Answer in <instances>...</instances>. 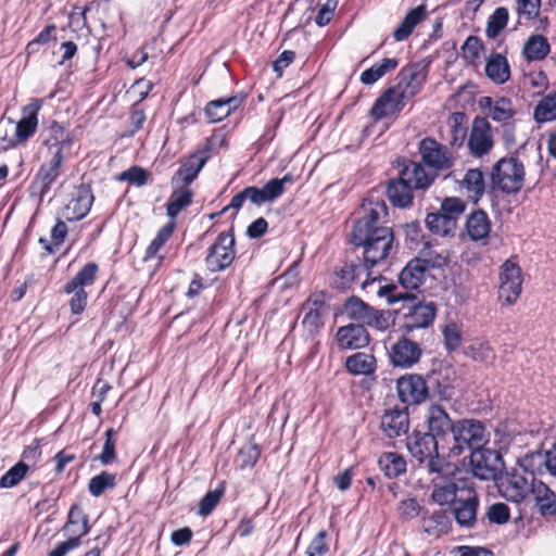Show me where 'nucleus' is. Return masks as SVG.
<instances>
[{
	"mask_svg": "<svg viewBox=\"0 0 556 556\" xmlns=\"http://www.w3.org/2000/svg\"><path fill=\"white\" fill-rule=\"evenodd\" d=\"M478 497L473 489H462L458 500L454 503V516L462 527L470 528L476 522Z\"/></svg>",
	"mask_w": 556,
	"mask_h": 556,
	"instance_id": "nucleus-14",
	"label": "nucleus"
},
{
	"mask_svg": "<svg viewBox=\"0 0 556 556\" xmlns=\"http://www.w3.org/2000/svg\"><path fill=\"white\" fill-rule=\"evenodd\" d=\"M93 194L89 187L80 186L76 189L71 201L63 210V216L67 220H79L84 218L91 208Z\"/></svg>",
	"mask_w": 556,
	"mask_h": 556,
	"instance_id": "nucleus-22",
	"label": "nucleus"
},
{
	"mask_svg": "<svg viewBox=\"0 0 556 556\" xmlns=\"http://www.w3.org/2000/svg\"><path fill=\"white\" fill-rule=\"evenodd\" d=\"M63 157V153H61V148L59 147L56 150L52 151L49 163L43 164L38 170L33 182V188L39 192L41 197L49 191L51 185L58 178Z\"/></svg>",
	"mask_w": 556,
	"mask_h": 556,
	"instance_id": "nucleus-17",
	"label": "nucleus"
},
{
	"mask_svg": "<svg viewBox=\"0 0 556 556\" xmlns=\"http://www.w3.org/2000/svg\"><path fill=\"white\" fill-rule=\"evenodd\" d=\"M212 140L213 139L207 140L202 148H199L190 154L187 161L179 167L177 175L185 185L191 184L197 178L200 170L211 157Z\"/></svg>",
	"mask_w": 556,
	"mask_h": 556,
	"instance_id": "nucleus-18",
	"label": "nucleus"
},
{
	"mask_svg": "<svg viewBox=\"0 0 556 556\" xmlns=\"http://www.w3.org/2000/svg\"><path fill=\"white\" fill-rule=\"evenodd\" d=\"M494 146L492 128L485 117H476L468 138V148L473 156L488 154Z\"/></svg>",
	"mask_w": 556,
	"mask_h": 556,
	"instance_id": "nucleus-12",
	"label": "nucleus"
},
{
	"mask_svg": "<svg viewBox=\"0 0 556 556\" xmlns=\"http://www.w3.org/2000/svg\"><path fill=\"white\" fill-rule=\"evenodd\" d=\"M379 466L389 478H396L406 471V460L394 452H388L380 456Z\"/></svg>",
	"mask_w": 556,
	"mask_h": 556,
	"instance_id": "nucleus-45",
	"label": "nucleus"
},
{
	"mask_svg": "<svg viewBox=\"0 0 556 556\" xmlns=\"http://www.w3.org/2000/svg\"><path fill=\"white\" fill-rule=\"evenodd\" d=\"M470 464L477 478L490 480L496 478L502 467V457L496 451L482 446L470 453Z\"/></svg>",
	"mask_w": 556,
	"mask_h": 556,
	"instance_id": "nucleus-10",
	"label": "nucleus"
},
{
	"mask_svg": "<svg viewBox=\"0 0 556 556\" xmlns=\"http://www.w3.org/2000/svg\"><path fill=\"white\" fill-rule=\"evenodd\" d=\"M236 256L235 236L232 230L220 232L208 249L205 265L212 273L220 271L231 265Z\"/></svg>",
	"mask_w": 556,
	"mask_h": 556,
	"instance_id": "nucleus-5",
	"label": "nucleus"
},
{
	"mask_svg": "<svg viewBox=\"0 0 556 556\" xmlns=\"http://www.w3.org/2000/svg\"><path fill=\"white\" fill-rule=\"evenodd\" d=\"M98 265L93 262L87 263L75 276L72 280L67 281L63 290L65 293L70 294L71 291L76 290V288H84L91 286L97 277Z\"/></svg>",
	"mask_w": 556,
	"mask_h": 556,
	"instance_id": "nucleus-43",
	"label": "nucleus"
},
{
	"mask_svg": "<svg viewBox=\"0 0 556 556\" xmlns=\"http://www.w3.org/2000/svg\"><path fill=\"white\" fill-rule=\"evenodd\" d=\"M486 516L490 522L504 525L510 518V510L506 504L495 503L489 507Z\"/></svg>",
	"mask_w": 556,
	"mask_h": 556,
	"instance_id": "nucleus-60",
	"label": "nucleus"
},
{
	"mask_svg": "<svg viewBox=\"0 0 556 556\" xmlns=\"http://www.w3.org/2000/svg\"><path fill=\"white\" fill-rule=\"evenodd\" d=\"M326 535L325 531H320L315 535L306 549V556H323L328 552Z\"/></svg>",
	"mask_w": 556,
	"mask_h": 556,
	"instance_id": "nucleus-64",
	"label": "nucleus"
},
{
	"mask_svg": "<svg viewBox=\"0 0 556 556\" xmlns=\"http://www.w3.org/2000/svg\"><path fill=\"white\" fill-rule=\"evenodd\" d=\"M42 103L41 99H34L23 108V117L16 125V138L20 141H25L35 134L38 126L37 116Z\"/></svg>",
	"mask_w": 556,
	"mask_h": 556,
	"instance_id": "nucleus-28",
	"label": "nucleus"
},
{
	"mask_svg": "<svg viewBox=\"0 0 556 556\" xmlns=\"http://www.w3.org/2000/svg\"><path fill=\"white\" fill-rule=\"evenodd\" d=\"M176 224L174 220H170L166 225H164L156 233L155 238L149 244L146 250L144 261L153 258L157 255L163 245L167 242V240L172 237L175 230Z\"/></svg>",
	"mask_w": 556,
	"mask_h": 556,
	"instance_id": "nucleus-49",
	"label": "nucleus"
},
{
	"mask_svg": "<svg viewBox=\"0 0 556 556\" xmlns=\"http://www.w3.org/2000/svg\"><path fill=\"white\" fill-rule=\"evenodd\" d=\"M409 428V415L406 408L387 409L381 416L380 429L388 438H397L407 433Z\"/></svg>",
	"mask_w": 556,
	"mask_h": 556,
	"instance_id": "nucleus-19",
	"label": "nucleus"
},
{
	"mask_svg": "<svg viewBox=\"0 0 556 556\" xmlns=\"http://www.w3.org/2000/svg\"><path fill=\"white\" fill-rule=\"evenodd\" d=\"M380 296H387L390 304L396 302L414 301L415 294L409 291H399L397 287L393 283L380 287L378 290Z\"/></svg>",
	"mask_w": 556,
	"mask_h": 556,
	"instance_id": "nucleus-54",
	"label": "nucleus"
},
{
	"mask_svg": "<svg viewBox=\"0 0 556 556\" xmlns=\"http://www.w3.org/2000/svg\"><path fill=\"white\" fill-rule=\"evenodd\" d=\"M50 132L51 138L46 140V144L48 146L50 153L59 147L61 148V153H63L64 149H68L71 147V140L61 125L53 123L50 127Z\"/></svg>",
	"mask_w": 556,
	"mask_h": 556,
	"instance_id": "nucleus-52",
	"label": "nucleus"
},
{
	"mask_svg": "<svg viewBox=\"0 0 556 556\" xmlns=\"http://www.w3.org/2000/svg\"><path fill=\"white\" fill-rule=\"evenodd\" d=\"M437 307L433 302L415 304L405 315L404 328L407 332L427 328L433 323Z\"/></svg>",
	"mask_w": 556,
	"mask_h": 556,
	"instance_id": "nucleus-23",
	"label": "nucleus"
},
{
	"mask_svg": "<svg viewBox=\"0 0 556 556\" xmlns=\"http://www.w3.org/2000/svg\"><path fill=\"white\" fill-rule=\"evenodd\" d=\"M427 16V9L425 4H420L417 8L410 10L400 26L393 31V37L396 41H403L407 39L413 33L414 28L422 22Z\"/></svg>",
	"mask_w": 556,
	"mask_h": 556,
	"instance_id": "nucleus-35",
	"label": "nucleus"
},
{
	"mask_svg": "<svg viewBox=\"0 0 556 556\" xmlns=\"http://www.w3.org/2000/svg\"><path fill=\"white\" fill-rule=\"evenodd\" d=\"M387 215L383 201L369 202L363 205V215L355 222L352 230V242L363 247L364 262L372 267L390 254L393 244V231L381 226L380 219Z\"/></svg>",
	"mask_w": 556,
	"mask_h": 556,
	"instance_id": "nucleus-1",
	"label": "nucleus"
},
{
	"mask_svg": "<svg viewBox=\"0 0 556 556\" xmlns=\"http://www.w3.org/2000/svg\"><path fill=\"white\" fill-rule=\"evenodd\" d=\"M484 49V43L477 36H469L464 45L462 46L463 58L469 63H473L480 58L481 52Z\"/></svg>",
	"mask_w": 556,
	"mask_h": 556,
	"instance_id": "nucleus-55",
	"label": "nucleus"
},
{
	"mask_svg": "<svg viewBox=\"0 0 556 556\" xmlns=\"http://www.w3.org/2000/svg\"><path fill=\"white\" fill-rule=\"evenodd\" d=\"M468 237L472 241L485 240L491 232V220L483 210H476L470 213L466 222Z\"/></svg>",
	"mask_w": 556,
	"mask_h": 556,
	"instance_id": "nucleus-32",
	"label": "nucleus"
},
{
	"mask_svg": "<svg viewBox=\"0 0 556 556\" xmlns=\"http://www.w3.org/2000/svg\"><path fill=\"white\" fill-rule=\"evenodd\" d=\"M399 170V178L414 190L427 189L434 180L435 174L427 172L422 164L414 161H403Z\"/></svg>",
	"mask_w": 556,
	"mask_h": 556,
	"instance_id": "nucleus-16",
	"label": "nucleus"
},
{
	"mask_svg": "<svg viewBox=\"0 0 556 556\" xmlns=\"http://www.w3.org/2000/svg\"><path fill=\"white\" fill-rule=\"evenodd\" d=\"M549 52L551 45L542 35H531L522 47V55L528 62L543 61Z\"/></svg>",
	"mask_w": 556,
	"mask_h": 556,
	"instance_id": "nucleus-33",
	"label": "nucleus"
},
{
	"mask_svg": "<svg viewBox=\"0 0 556 556\" xmlns=\"http://www.w3.org/2000/svg\"><path fill=\"white\" fill-rule=\"evenodd\" d=\"M399 65V60L395 58H386L379 63H375L371 67L367 68L361 74V81L364 85H372L378 81L386 74L395 70Z\"/></svg>",
	"mask_w": 556,
	"mask_h": 556,
	"instance_id": "nucleus-41",
	"label": "nucleus"
},
{
	"mask_svg": "<svg viewBox=\"0 0 556 556\" xmlns=\"http://www.w3.org/2000/svg\"><path fill=\"white\" fill-rule=\"evenodd\" d=\"M336 339L340 349L357 350L369 343V333L363 325L349 324L338 329Z\"/></svg>",
	"mask_w": 556,
	"mask_h": 556,
	"instance_id": "nucleus-21",
	"label": "nucleus"
},
{
	"mask_svg": "<svg viewBox=\"0 0 556 556\" xmlns=\"http://www.w3.org/2000/svg\"><path fill=\"white\" fill-rule=\"evenodd\" d=\"M116 485L115 473L102 471L89 480L88 490L94 497L101 496L105 490L113 489Z\"/></svg>",
	"mask_w": 556,
	"mask_h": 556,
	"instance_id": "nucleus-50",
	"label": "nucleus"
},
{
	"mask_svg": "<svg viewBox=\"0 0 556 556\" xmlns=\"http://www.w3.org/2000/svg\"><path fill=\"white\" fill-rule=\"evenodd\" d=\"M293 181L291 174L285 175L282 178H274L269 180L263 188L253 187L252 198L253 204L262 205L265 202H273L285 192V185Z\"/></svg>",
	"mask_w": 556,
	"mask_h": 556,
	"instance_id": "nucleus-29",
	"label": "nucleus"
},
{
	"mask_svg": "<svg viewBox=\"0 0 556 556\" xmlns=\"http://www.w3.org/2000/svg\"><path fill=\"white\" fill-rule=\"evenodd\" d=\"M500 494L509 502L520 503L530 492L531 482L517 469L505 471L496 481Z\"/></svg>",
	"mask_w": 556,
	"mask_h": 556,
	"instance_id": "nucleus-9",
	"label": "nucleus"
},
{
	"mask_svg": "<svg viewBox=\"0 0 556 556\" xmlns=\"http://www.w3.org/2000/svg\"><path fill=\"white\" fill-rule=\"evenodd\" d=\"M451 528L450 516L445 511H434L422 518V531L431 538L438 539L446 534Z\"/></svg>",
	"mask_w": 556,
	"mask_h": 556,
	"instance_id": "nucleus-39",
	"label": "nucleus"
},
{
	"mask_svg": "<svg viewBox=\"0 0 556 556\" xmlns=\"http://www.w3.org/2000/svg\"><path fill=\"white\" fill-rule=\"evenodd\" d=\"M243 102L242 97L232 96L208 102L205 106V115L211 123H217L226 118Z\"/></svg>",
	"mask_w": 556,
	"mask_h": 556,
	"instance_id": "nucleus-31",
	"label": "nucleus"
},
{
	"mask_svg": "<svg viewBox=\"0 0 556 556\" xmlns=\"http://www.w3.org/2000/svg\"><path fill=\"white\" fill-rule=\"evenodd\" d=\"M522 271L511 258L501 266L498 299L506 305L517 302L522 290Z\"/></svg>",
	"mask_w": 556,
	"mask_h": 556,
	"instance_id": "nucleus-6",
	"label": "nucleus"
},
{
	"mask_svg": "<svg viewBox=\"0 0 556 556\" xmlns=\"http://www.w3.org/2000/svg\"><path fill=\"white\" fill-rule=\"evenodd\" d=\"M27 471L28 466L24 462H18L0 478V488L15 486L25 478Z\"/></svg>",
	"mask_w": 556,
	"mask_h": 556,
	"instance_id": "nucleus-53",
	"label": "nucleus"
},
{
	"mask_svg": "<svg viewBox=\"0 0 556 556\" xmlns=\"http://www.w3.org/2000/svg\"><path fill=\"white\" fill-rule=\"evenodd\" d=\"M428 268L429 261L419 257L410 260L399 275V281L405 291L418 289Z\"/></svg>",
	"mask_w": 556,
	"mask_h": 556,
	"instance_id": "nucleus-24",
	"label": "nucleus"
},
{
	"mask_svg": "<svg viewBox=\"0 0 556 556\" xmlns=\"http://www.w3.org/2000/svg\"><path fill=\"white\" fill-rule=\"evenodd\" d=\"M115 434H116V431L113 428L108 429L105 432V442L103 445V451L99 455V459L103 465H109L116 459L115 440H114Z\"/></svg>",
	"mask_w": 556,
	"mask_h": 556,
	"instance_id": "nucleus-59",
	"label": "nucleus"
},
{
	"mask_svg": "<svg viewBox=\"0 0 556 556\" xmlns=\"http://www.w3.org/2000/svg\"><path fill=\"white\" fill-rule=\"evenodd\" d=\"M488 434L481 421L475 419H460L455 421L454 430L447 441L445 450L454 456L465 451H475L484 446Z\"/></svg>",
	"mask_w": 556,
	"mask_h": 556,
	"instance_id": "nucleus-2",
	"label": "nucleus"
},
{
	"mask_svg": "<svg viewBox=\"0 0 556 556\" xmlns=\"http://www.w3.org/2000/svg\"><path fill=\"white\" fill-rule=\"evenodd\" d=\"M149 177L150 173L147 169L140 166H131L127 170H124L119 174L118 180H126L137 187H141L148 182Z\"/></svg>",
	"mask_w": 556,
	"mask_h": 556,
	"instance_id": "nucleus-56",
	"label": "nucleus"
},
{
	"mask_svg": "<svg viewBox=\"0 0 556 556\" xmlns=\"http://www.w3.org/2000/svg\"><path fill=\"white\" fill-rule=\"evenodd\" d=\"M362 268L353 264H344L341 268L337 269L333 274L332 285L338 289H348L354 281L355 277L359 274Z\"/></svg>",
	"mask_w": 556,
	"mask_h": 556,
	"instance_id": "nucleus-51",
	"label": "nucleus"
},
{
	"mask_svg": "<svg viewBox=\"0 0 556 556\" xmlns=\"http://www.w3.org/2000/svg\"><path fill=\"white\" fill-rule=\"evenodd\" d=\"M419 153L422 162L434 174L439 170L448 169L453 165V160L448 149L432 138H424L419 143Z\"/></svg>",
	"mask_w": 556,
	"mask_h": 556,
	"instance_id": "nucleus-11",
	"label": "nucleus"
},
{
	"mask_svg": "<svg viewBox=\"0 0 556 556\" xmlns=\"http://www.w3.org/2000/svg\"><path fill=\"white\" fill-rule=\"evenodd\" d=\"M413 191L410 186L397 177L389 181L387 197L394 206L407 207L413 202Z\"/></svg>",
	"mask_w": 556,
	"mask_h": 556,
	"instance_id": "nucleus-34",
	"label": "nucleus"
},
{
	"mask_svg": "<svg viewBox=\"0 0 556 556\" xmlns=\"http://www.w3.org/2000/svg\"><path fill=\"white\" fill-rule=\"evenodd\" d=\"M525 166L514 156L498 160L491 173L493 187L505 193L518 192L525 181Z\"/></svg>",
	"mask_w": 556,
	"mask_h": 556,
	"instance_id": "nucleus-3",
	"label": "nucleus"
},
{
	"mask_svg": "<svg viewBox=\"0 0 556 556\" xmlns=\"http://www.w3.org/2000/svg\"><path fill=\"white\" fill-rule=\"evenodd\" d=\"M480 105L489 110L488 114L493 121L503 124L513 119L516 114L513 101L506 97H483Z\"/></svg>",
	"mask_w": 556,
	"mask_h": 556,
	"instance_id": "nucleus-27",
	"label": "nucleus"
},
{
	"mask_svg": "<svg viewBox=\"0 0 556 556\" xmlns=\"http://www.w3.org/2000/svg\"><path fill=\"white\" fill-rule=\"evenodd\" d=\"M541 0H517L516 11L519 16H525L530 21L535 18L540 13Z\"/></svg>",
	"mask_w": 556,
	"mask_h": 556,
	"instance_id": "nucleus-62",
	"label": "nucleus"
},
{
	"mask_svg": "<svg viewBox=\"0 0 556 556\" xmlns=\"http://www.w3.org/2000/svg\"><path fill=\"white\" fill-rule=\"evenodd\" d=\"M396 393L406 406L420 405L429 397V388L422 376L405 374L396 380Z\"/></svg>",
	"mask_w": 556,
	"mask_h": 556,
	"instance_id": "nucleus-7",
	"label": "nucleus"
},
{
	"mask_svg": "<svg viewBox=\"0 0 556 556\" xmlns=\"http://www.w3.org/2000/svg\"><path fill=\"white\" fill-rule=\"evenodd\" d=\"M509 13L504 7H498L489 16L486 22L485 35L490 39H495L508 23Z\"/></svg>",
	"mask_w": 556,
	"mask_h": 556,
	"instance_id": "nucleus-48",
	"label": "nucleus"
},
{
	"mask_svg": "<svg viewBox=\"0 0 556 556\" xmlns=\"http://www.w3.org/2000/svg\"><path fill=\"white\" fill-rule=\"evenodd\" d=\"M191 201L192 191L189 188L184 187L180 190L174 191L166 204L167 215L173 220L184 208L190 205Z\"/></svg>",
	"mask_w": 556,
	"mask_h": 556,
	"instance_id": "nucleus-46",
	"label": "nucleus"
},
{
	"mask_svg": "<svg viewBox=\"0 0 556 556\" xmlns=\"http://www.w3.org/2000/svg\"><path fill=\"white\" fill-rule=\"evenodd\" d=\"M460 494L456 483L451 480H444L442 482H435L431 497L433 502L443 506L447 504H454Z\"/></svg>",
	"mask_w": 556,
	"mask_h": 556,
	"instance_id": "nucleus-42",
	"label": "nucleus"
},
{
	"mask_svg": "<svg viewBox=\"0 0 556 556\" xmlns=\"http://www.w3.org/2000/svg\"><path fill=\"white\" fill-rule=\"evenodd\" d=\"M63 530L70 532L74 536H79V540L88 534L90 530L88 516L78 504H74L71 507L67 521Z\"/></svg>",
	"mask_w": 556,
	"mask_h": 556,
	"instance_id": "nucleus-38",
	"label": "nucleus"
},
{
	"mask_svg": "<svg viewBox=\"0 0 556 556\" xmlns=\"http://www.w3.org/2000/svg\"><path fill=\"white\" fill-rule=\"evenodd\" d=\"M529 493L532 494L535 506L542 516L556 514V494L546 483L532 478Z\"/></svg>",
	"mask_w": 556,
	"mask_h": 556,
	"instance_id": "nucleus-25",
	"label": "nucleus"
},
{
	"mask_svg": "<svg viewBox=\"0 0 556 556\" xmlns=\"http://www.w3.org/2000/svg\"><path fill=\"white\" fill-rule=\"evenodd\" d=\"M466 204L464 200L457 197L445 198L441 203L440 211L448 217H453L457 224L458 217L465 212Z\"/></svg>",
	"mask_w": 556,
	"mask_h": 556,
	"instance_id": "nucleus-57",
	"label": "nucleus"
},
{
	"mask_svg": "<svg viewBox=\"0 0 556 556\" xmlns=\"http://www.w3.org/2000/svg\"><path fill=\"white\" fill-rule=\"evenodd\" d=\"M445 348L448 351H455L462 343V333L459 327L455 323L447 324L443 330Z\"/></svg>",
	"mask_w": 556,
	"mask_h": 556,
	"instance_id": "nucleus-58",
	"label": "nucleus"
},
{
	"mask_svg": "<svg viewBox=\"0 0 556 556\" xmlns=\"http://www.w3.org/2000/svg\"><path fill=\"white\" fill-rule=\"evenodd\" d=\"M533 117L536 123H548L556 119V91L544 96L535 105Z\"/></svg>",
	"mask_w": 556,
	"mask_h": 556,
	"instance_id": "nucleus-44",
	"label": "nucleus"
},
{
	"mask_svg": "<svg viewBox=\"0 0 556 556\" xmlns=\"http://www.w3.org/2000/svg\"><path fill=\"white\" fill-rule=\"evenodd\" d=\"M425 421L428 433L441 443L444 451L447 441L454 430L455 421H453L447 412L440 405L432 404L428 407Z\"/></svg>",
	"mask_w": 556,
	"mask_h": 556,
	"instance_id": "nucleus-8",
	"label": "nucleus"
},
{
	"mask_svg": "<svg viewBox=\"0 0 556 556\" xmlns=\"http://www.w3.org/2000/svg\"><path fill=\"white\" fill-rule=\"evenodd\" d=\"M426 225L432 233L442 237L453 235L457 227L453 217L446 216L441 211L429 213L426 217Z\"/></svg>",
	"mask_w": 556,
	"mask_h": 556,
	"instance_id": "nucleus-40",
	"label": "nucleus"
},
{
	"mask_svg": "<svg viewBox=\"0 0 556 556\" xmlns=\"http://www.w3.org/2000/svg\"><path fill=\"white\" fill-rule=\"evenodd\" d=\"M549 451L543 453L540 451L530 452L518 459L519 467L529 472L532 478L535 475H541L544 469L549 472Z\"/></svg>",
	"mask_w": 556,
	"mask_h": 556,
	"instance_id": "nucleus-37",
	"label": "nucleus"
},
{
	"mask_svg": "<svg viewBox=\"0 0 556 556\" xmlns=\"http://www.w3.org/2000/svg\"><path fill=\"white\" fill-rule=\"evenodd\" d=\"M441 443L428 432L414 431L407 438V448L419 463L438 454Z\"/></svg>",
	"mask_w": 556,
	"mask_h": 556,
	"instance_id": "nucleus-15",
	"label": "nucleus"
},
{
	"mask_svg": "<svg viewBox=\"0 0 556 556\" xmlns=\"http://www.w3.org/2000/svg\"><path fill=\"white\" fill-rule=\"evenodd\" d=\"M223 496V491L220 490H213L208 491L203 498L201 500L199 504V514L201 516H207L210 515L213 509L216 507L218 502L220 501Z\"/></svg>",
	"mask_w": 556,
	"mask_h": 556,
	"instance_id": "nucleus-63",
	"label": "nucleus"
},
{
	"mask_svg": "<svg viewBox=\"0 0 556 556\" xmlns=\"http://www.w3.org/2000/svg\"><path fill=\"white\" fill-rule=\"evenodd\" d=\"M420 345L405 337L399 339L389 349V359L394 367L410 368L421 357Z\"/></svg>",
	"mask_w": 556,
	"mask_h": 556,
	"instance_id": "nucleus-13",
	"label": "nucleus"
},
{
	"mask_svg": "<svg viewBox=\"0 0 556 556\" xmlns=\"http://www.w3.org/2000/svg\"><path fill=\"white\" fill-rule=\"evenodd\" d=\"M486 77L496 85H503L510 78V65L502 53H491L485 61Z\"/></svg>",
	"mask_w": 556,
	"mask_h": 556,
	"instance_id": "nucleus-30",
	"label": "nucleus"
},
{
	"mask_svg": "<svg viewBox=\"0 0 556 556\" xmlns=\"http://www.w3.org/2000/svg\"><path fill=\"white\" fill-rule=\"evenodd\" d=\"M366 326L377 330H386L390 326V315L372 307L364 324V327Z\"/></svg>",
	"mask_w": 556,
	"mask_h": 556,
	"instance_id": "nucleus-61",
	"label": "nucleus"
},
{
	"mask_svg": "<svg viewBox=\"0 0 556 556\" xmlns=\"http://www.w3.org/2000/svg\"><path fill=\"white\" fill-rule=\"evenodd\" d=\"M329 295L326 291H314L301 305L302 327L306 334L315 338L324 328L329 314Z\"/></svg>",
	"mask_w": 556,
	"mask_h": 556,
	"instance_id": "nucleus-4",
	"label": "nucleus"
},
{
	"mask_svg": "<svg viewBox=\"0 0 556 556\" xmlns=\"http://www.w3.org/2000/svg\"><path fill=\"white\" fill-rule=\"evenodd\" d=\"M427 72L425 66L414 64L409 67L402 68L399 74V83L396 87L408 100L418 93L426 80Z\"/></svg>",
	"mask_w": 556,
	"mask_h": 556,
	"instance_id": "nucleus-20",
	"label": "nucleus"
},
{
	"mask_svg": "<svg viewBox=\"0 0 556 556\" xmlns=\"http://www.w3.org/2000/svg\"><path fill=\"white\" fill-rule=\"evenodd\" d=\"M458 188L472 203H478L485 191L483 173L478 168L468 169L458 181Z\"/></svg>",
	"mask_w": 556,
	"mask_h": 556,
	"instance_id": "nucleus-26",
	"label": "nucleus"
},
{
	"mask_svg": "<svg viewBox=\"0 0 556 556\" xmlns=\"http://www.w3.org/2000/svg\"><path fill=\"white\" fill-rule=\"evenodd\" d=\"M377 367L376 358L372 354L357 352L349 356L345 361L346 370L355 376L371 375Z\"/></svg>",
	"mask_w": 556,
	"mask_h": 556,
	"instance_id": "nucleus-36",
	"label": "nucleus"
},
{
	"mask_svg": "<svg viewBox=\"0 0 556 556\" xmlns=\"http://www.w3.org/2000/svg\"><path fill=\"white\" fill-rule=\"evenodd\" d=\"M371 306L366 304L363 300L356 296H351L344 304L343 312L344 314L355 321L357 325L365 324L370 311Z\"/></svg>",
	"mask_w": 556,
	"mask_h": 556,
	"instance_id": "nucleus-47",
	"label": "nucleus"
}]
</instances>
